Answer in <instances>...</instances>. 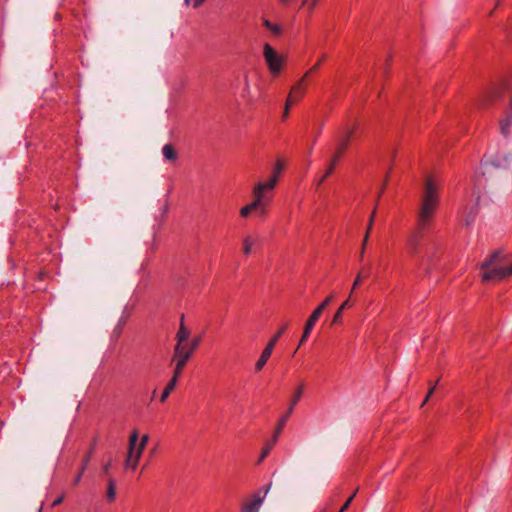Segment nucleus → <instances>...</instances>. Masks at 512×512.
<instances>
[{
	"label": "nucleus",
	"instance_id": "obj_1",
	"mask_svg": "<svg viewBox=\"0 0 512 512\" xmlns=\"http://www.w3.org/2000/svg\"><path fill=\"white\" fill-rule=\"evenodd\" d=\"M439 202V187L431 178H428L425 183L418 212L417 224L420 230H425L432 223Z\"/></svg>",
	"mask_w": 512,
	"mask_h": 512
},
{
	"label": "nucleus",
	"instance_id": "obj_2",
	"mask_svg": "<svg viewBox=\"0 0 512 512\" xmlns=\"http://www.w3.org/2000/svg\"><path fill=\"white\" fill-rule=\"evenodd\" d=\"M275 189L274 180H266L258 182L254 185L252 190L253 201L252 203L257 208V214L261 218H265L268 214V207L273 201Z\"/></svg>",
	"mask_w": 512,
	"mask_h": 512
},
{
	"label": "nucleus",
	"instance_id": "obj_3",
	"mask_svg": "<svg viewBox=\"0 0 512 512\" xmlns=\"http://www.w3.org/2000/svg\"><path fill=\"white\" fill-rule=\"evenodd\" d=\"M500 257V252L494 251L489 257L481 263V269L484 270L482 280L484 282H500L512 275V263L509 266H501L496 263Z\"/></svg>",
	"mask_w": 512,
	"mask_h": 512
},
{
	"label": "nucleus",
	"instance_id": "obj_4",
	"mask_svg": "<svg viewBox=\"0 0 512 512\" xmlns=\"http://www.w3.org/2000/svg\"><path fill=\"white\" fill-rule=\"evenodd\" d=\"M303 391H304V385L300 384L298 386L297 390L295 391L293 398L291 399V403H290V406H289L286 414L283 415L279 419L278 425L275 428L272 439L268 443H266L265 447L262 449L260 457H259V462L263 461L269 455L270 451L272 450V448L278 441V438H279L284 426L286 425L287 420L289 419V417L291 416V414L294 411V407L300 401V399L303 395Z\"/></svg>",
	"mask_w": 512,
	"mask_h": 512
},
{
	"label": "nucleus",
	"instance_id": "obj_5",
	"mask_svg": "<svg viewBox=\"0 0 512 512\" xmlns=\"http://www.w3.org/2000/svg\"><path fill=\"white\" fill-rule=\"evenodd\" d=\"M149 436L144 434L139 440V433L133 430L129 436L128 453L125 460V468L135 470L138 466L142 453L148 443Z\"/></svg>",
	"mask_w": 512,
	"mask_h": 512
},
{
	"label": "nucleus",
	"instance_id": "obj_6",
	"mask_svg": "<svg viewBox=\"0 0 512 512\" xmlns=\"http://www.w3.org/2000/svg\"><path fill=\"white\" fill-rule=\"evenodd\" d=\"M263 58L269 72L272 75H278L284 65L285 58L279 54L269 43L263 45Z\"/></svg>",
	"mask_w": 512,
	"mask_h": 512
},
{
	"label": "nucleus",
	"instance_id": "obj_7",
	"mask_svg": "<svg viewBox=\"0 0 512 512\" xmlns=\"http://www.w3.org/2000/svg\"><path fill=\"white\" fill-rule=\"evenodd\" d=\"M193 355V351L190 350L188 343L176 344L174 348V354L172 357V362L174 363V371L177 373H182L184 367L187 362Z\"/></svg>",
	"mask_w": 512,
	"mask_h": 512
},
{
	"label": "nucleus",
	"instance_id": "obj_8",
	"mask_svg": "<svg viewBox=\"0 0 512 512\" xmlns=\"http://www.w3.org/2000/svg\"><path fill=\"white\" fill-rule=\"evenodd\" d=\"M287 328V324H284L279 330L278 332L269 340V342L266 344L265 348L263 349L259 359L256 361L255 363V371L256 372H259L261 371L264 366L266 365L267 361L269 360V358L271 357L272 355V352L274 350V347L277 343V341L279 340V338L283 335V333L285 332Z\"/></svg>",
	"mask_w": 512,
	"mask_h": 512
},
{
	"label": "nucleus",
	"instance_id": "obj_9",
	"mask_svg": "<svg viewBox=\"0 0 512 512\" xmlns=\"http://www.w3.org/2000/svg\"><path fill=\"white\" fill-rule=\"evenodd\" d=\"M332 300V296H329L327 297L318 307H316L314 309V311L311 313V315L309 316L306 324H305V327H304V331H303V334H302V337L300 339V342H299V345H298V348L305 342V340L309 337L311 331L313 330L316 322L318 321V319L320 318L322 312L324 311V309L330 304Z\"/></svg>",
	"mask_w": 512,
	"mask_h": 512
},
{
	"label": "nucleus",
	"instance_id": "obj_10",
	"mask_svg": "<svg viewBox=\"0 0 512 512\" xmlns=\"http://www.w3.org/2000/svg\"><path fill=\"white\" fill-rule=\"evenodd\" d=\"M355 128H356L355 126L348 127L340 134V136L337 140L335 152L332 156V164L333 165H337L341 156L343 155V153L349 146V143L353 136Z\"/></svg>",
	"mask_w": 512,
	"mask_h": 512
},
{
	"label": "nucleus",
	"instance_id": "obj_11",
	"mask_svg": "<svg viewBox=\"0 0 512 512\" xmlns=\"http://www.w3.org/2000/svg\"><path fill=\"white\" fill-rule=\"evenodd\" d=\"M271 485L272 484L269 483L258 490L250 501L243 504L241 512H259V509L266 495L268 494Z\"/></svg>",
	"mask_w": 512,
	"mask_h": 512
},
{
	"label": "nucleus",
	"instance_id": "obj_12",
	"mask_svg": "<svg viewBox=\"0 0 512 512\" xmlns=\"http://www.w3.org/2000/svg\"><path fill=\"white\" fill-rule=\"evenodd\" d=\"M261 245V237L257 234H248L242 240L244 255H249L256 251Z\"/></svg>",
	"mask_w": 512,
	"mask_h": 512
},
{
	"label": "nucleus",
	"instance_id": "obj_13",
	"mask_svg": "<svg viewBox=\"0 0 512 512\" xmlns=\"http://www.w3.org/2000/svg\"><path fill=\"white\" fill-rule=\"evenodd\" d=\"M423 231L424 230H420L417 225V230H415L407 240L408 253L412 256L416 255L418 252V248L423 238Z\"/></svg>",
	"mask_w": 512,
	"mask_h": 512
},
{
	"label": "nucleus",
	"instance_id": "obj_14",
	"mask_svg": "<svg viewBox=\"0 0 512 512\" xmlns=\"http://www.w3.org/2000/svg\"><path fill=\"white\" fill-rule=\"evenodd\" d=\"M512 127V113L504 112L499 120L500 133L504 138H508Z\"/></svg>",
	"mask_w": 512,
	"mask_h": 512
},
{
	"label": "nucleus",
	"instance_id": "obj_15",
	"mask_svg": "<svg viewBox=\"0 0 512 512\" xmlns=\"http://www.w3.org/2000/svg\"><path fill=\"white\" fill-rule=\"evenodd\" d=\"M180 375H181V373L176 374V371H174L172 378L168 381V383L166 384V386L160 396V401L162 403L167 400V398L169 397L171 392L175 389Z\"/></svg>",
	"mask_w": 512,
	"mask_h": 512
},
{
	"label": "nucleus",
	"instance_id": "obj_16",
	"mask_svg": "<svg viewBox=\"0 0 512 512\" xmlns=\"http://www.w3.org/2000/svg\"><path fill=\"white\" fill-rule=\"evenodd\" d=\"M189 337H190V330L185 326L184 315H182L179 329L175 336V339L177 342L176 344L188 343L187 340L189 339Z\"/></svg>",
	"mask_w": 512,
	"mask_h": 512
},
{
	"label": "nucleus",
	"instance_id": "obj_17",
	"mask_svg": "<svg viewBox=\"0 0 512 512\" xmlns=\"http://www.w3.org/2000/svg\"><path fill=\"white\" fill-rule=\"evenodd\" d=\"M375 213H376V211L374 209L372 214H371V216H370V219H369V222H368V225H367V229H366V233L364 235V238H363V241H362V244H361L360 259H363L364 255H365L367 243H368V240H369L370 231H371L373 223H374Z\"/></svg>",
	"mask_w": 512,
	"mask_h": 512
},
{
	"label": "nucleus",
	"instance_id": "obj_18",
	"mask_svg": "<svg viewBox=\"0 0 512 512\" xmlns=\"http://www.w3.org/2000/svg\"><path fill=\"white\" fill-rule=\"evenodd\" d=\"M306 78H307V77L303 76V77L299 80V82H298L296 85H294V86L292 87V89H291L290 95H292V97H293L296 101L300 100V99L304 96V94H305L304 82H305V79H306Z\"/></svg>",
	"mask_w": 512,
	"mask_h": 512
},
{
	"label": "nucleus",
	"instance_id": "obj_19",
	"mask_svg": "<svg viewBox=\"0 0 512 512\" xmlns=\"http://www.w3.org/2000/svg\"><path fill=\"white\" fill-rule=\"evenodd\" d=\"M370 270H371L370 266L363 267L359 270V272L352 284L350 295H352L353 292L355 291V289L361 284L362 279L368 278L370 276Z\"/></svg>",
	"mask_w": 512,
	"mask_h": 512
},
{
	"label": "nucleus",
	"instance_id": "obj_20",
	"mask_svg": "<svg viewBox=\"0 0 512 512\" xmlns=\"http://www.w3.org/2000/svg\"><path fill=\"white\" fill-rule=\"evenodd\" d=\"M162 155L166 161L174 162L176 161L178 154L172 144H166L162 148Z\"/></svg>",
	"mask_w": 512,
	"mask_h": 512
},
{
	"label": "nucleus",
	"instance_id": "obj_21",
	"mask_svg": "<svg viewBox=\"0 0 512 512\" xmlns=\"http://www.w3.org/2000/svg\"><path fill=\"white\" fill-rule=\"evenodd\" d=\"M353 306V302L351 301V295L342 303V305L339 307V309L336 311L332 322L338 323L342 319V312H344V309L350 308Z\"/></svg>",
	"mask_w": 512,
	"mask_h": 512
},
{
	"label": "nucleus",
	"instance_id": "obj_22",
	"mask_svg": "<svg viewBox=\"0 0 512 512\" xmlns=\"http://www.w3.org/2000/svg\"><path fill=\"white\" fill-rule=\"evenodd\" d=\"M91 453H92V451H90L89 454L82 461V465H81V467L79 469V472L77 473V475L75 476V478L73 480V484L75 486L78 485L81 482L83 474H84V472L86 471V469H87V467L89 465Z\"/></svg>",
	"mask_w": 512,
	"mask_h": 512
},
{
	"label": "nucleus",
	"instance_id": "obj_23",
	"mask_svg": "<svg viewBox=\"0 0 512 512\" xmlns=\"http://www.w3.org/2000/svg\"><path fill=\"white\" fill-rule=\"evenodd\" d=\"M263 25L269 29L275 36H280L282 34V27L277 23H272L266 18L262 20Z\"/></svg>",
	"mask_w": 512,
	"mask_h": 512
},
{
	"label": "nucleus",
	"instance_id": "obj_24",
	"mask_svg": "<svg viewBox=\"0 0 512 512\" xmlns=\"http://www.w3.org/2000/svg\"><path fill=\"white\" fill-rule=\"evenodd\" d=\"M284 166H285V164L282 160H277V162L274 166V169H273V173H272L271 177L268 179V180H274L275 186L277 185L279 176H280L282 170L284 169Z\"/></svg>",
	"mask_w": 512,
	"mask_h": 512
},
{
	"label": "nucleus",
	"instance_id": "obj_25",
	"mask_svg": "<svg viewBox=\"0 0 512 512\" xmlns=\"http://www.w3.org/2000/svg\"><path fill=\"white\" fill-rule=\"evenodd\" d=\"M252 211L257 212V208L252 202H250L249 204L243 206L240 209L239 214L242 218H248L250 216V214L252 213Z\"/></svg>",
	"mask_w": 512,
	"mask_h": 512
},
{
	"label": "nucleus",
	"instance_id": "obj_26",
	"mask_svg": "<svg viewBox=\"0 0 512 512\" xmlns=\"http://www.w3.org/2000/svg\"><path fill=\"white\" fill-rule=\"evenodd\" d=\"M116 497L115 482L110 479L107 487V498L110 502L114 501Z\"/></svg>",
	"mask_w": 512,
	"mask_h": 512
},
{
	"label": "nucleus",
	"instance_id": "obj_27",
	"mask_svg": "<svg viewBox=\"0 0 512 512\" xmlns=\"http://www.w3.org/2000/svg\"><path fill=\"white\" fill-rule=\"evenodd\" d=\"M336 165L332 164V159L330 160V165L327 166V169L323 176L318 180V185H321L334 171Z\"/></svg>",
	"mask_w": 512,
	"mask_h": 512
},
{
	"label": "nucleus",
	"instance_id": "obj_28",
	"mask_svg": "<svg viewBox=\"0 0 512 512\" xmlns=\"http://www.w3.org/2000/svg\"><path fill=\"white\" fill-rule=\"evenodd\" d=\"M318 3L319 0H302V5L307 6L309 13L313 12Z\"/></svg>",
	"mask_w": 512,
	"mask_h": 512
},
{
	"label": "nucleus",
	"instance_id": "obj_29",
	"mask_svg": "<svg viewBox=\"0 0 512 512\" xmlns=\"http://www.w3.org/2000/svg\"><path fill=\"white\" fill-rule=\"evenodd\" d=\"M326 59V56L325 55H322L321 58L318 60L317 63H315V65L309 69L305 74L304 76L305 77H308L311 73H313L314 71H316L322 64V62Z\"/></svg>",
	"mask_w": 512,
	"mask_h": 512
},
{
	"label": "nucleus",
	"instance_id": "obj_30",
	"mask_svg": "<svg viewBox=\"0 0 512 512\" xmlns=\"http://www.w3.org/2000/svg\"><path fill=\"white\" fill-rule=\"evenodd\" d=\"M437 383L438 382H435L434 384L430 383V389H429L425 399L423 400L421 406H424L427 403V401L429 400V398L432 396V394L434 393V391L436 389Z\"/></svg>",
	"mask_w": 512,
	"mask_h": 512
},
{
	"label": "nucleus",
	"instance_id": "obj_31",
	"mask_svg": "<svg viewBox=\"0 0 512 512\" xmlns=\"http://www.w3.org/2000/svg\"><path fill=\"white\" fill-rule=\"evenodd\" d=\"M357 491H358V489L346 500L344 505L340 508L339 512H344L349 507V505L351 504L352 500L356 496Z\"/></svg>",
	"mask_w": 512,
	"mask_h": 512
},
{
	"label": "nucleus",
	"instance_id": "obj_32",
	"mask_svg": "<svg viewBox=\"0 0 512 512\" xmlns=\"http://www.w3.org/2000/svg\"><path fill=\"white\" fill-rule=\"evenodd\" d=\"M201 342V337L194 338L189 344L190 350L193 352L198 348L199 344Z\"/></svg>",
	"mask_w": 512,
	"mask_h": 512
},
{
	"label": "nucleus",
	"instance_id": "obj_33",
	"mask_svg": "<svg viewBox=\"0 0 512 512\" xmlns=\"http://www.w3.org/2000/svg\"><path fill=\"white\" fill-rule=\"evenodd\" d=\"M205 1L206 0H184L186 5H190V3L192 2V6L194 8L200 7Z\"/></svg>",
	"mask_w": 512,
	"mask_h": 512
},
{
	"label": "nucleus",
	"instance_id": "obj_34",
	"mask_svg": "<svg viewBox=\"0 0 512 512\" xmlns=\"http://www.w3.org/2000/svg\"><path fill=\"white\" fill-rule=\"evenodd\" d=\"M63 500H64V495H61V496L57 497V498L53 501V503H52V507H55V506L60 505V504L63 502Z\"/></svg>",
	"mask_w": 512,
	"mask_h": 512
},
{
	"label": "nucleus",
	"instance_id": "obj_35",
	"mask_svg": "<svg viewBox=\"0 0 512 512\" xmlns=\"http://www.w3.org/2000/svg\"><path fill=\"white\" fill-rule=\"evenodd\" d=\"M295 102H297V101L292 97V95H290V94H289V96H288V98H287V100H286V104H285V106H286V107H288V108H290V106H291L293 103H295Z\"/></svg>",
	"mask_w": 512,
	"mask_h": 512
},
{
	"label": "nucleus",
	"instance_id": "obj_36",
	"mask_svg": "<svg viewBox=\"0 0 512 512\" xmlns=\"http://www.w3.org/2000/svg\"><path fill=\"white\" fill-rule=\"evenodd\" d=\"M474 219V214H469L466 219H465V222L467 225H469Z\"/></svg>",
	"mask_w": 512,
	"mask_h": 512
},
{
	"label": "nucleus",
	"instance_id": "obj_37",
	"mask_svg": "<svg viewBox=\"0 0 512 512\" xmlns=\"http://www.w3.org/2000/svg\"><path fill=\"white\" fill-rule=\"evenodd\" d=\"M506 113H512V98L510 99L509 101V106L508 108L504 111Z\"/></svg>",
	"mask_w": 512,
	"mask_h": 512
},
{
	"label": "nucleus",
	"instance_id": "obj_38",
	"mask_svg": "<svg viewBox=\"0 0 512 512\" xmlns=\"http://www.w3.org/2000/svg\"><path fill=\"white\" fill-rule=\"evenodd\" d=\"M110 466H111V463H110V462L106 463V464L103 466V470H104V472H105V473H107V472L109 471Z\"/></svg>",
	"mask_w": 512,
	"mask_h": 512
},
{
	"label": "nucleus",
	"instance_id": "obj_39",
	"mask_svg": "<svg viewBox=\"0 0 512 512\" xmlns=\"http://www.w3.org/2000/svg\"><path fill=\"white\" fill-rule=\"evenodd\" d=\"M278 1H279V3H280L281 5L286 6V5L290 4V2H291L292 0H278Z\"/></svg>",
	"mask_w": 512,
	"mask_h": 512
},
{
	"label": "nucleus",
	"instance_id": "obj_40",
	"mask_svg": "<svg viewBox=\"0 0 512 512\" xmlns=\"http://www.w3.org/2000/svg\"><path fill=\"white\" fill-rule=\"evenodd\" d=\"M288 114H289V108L285 106V109H284V112H283V117L284 118L288 117Z\"/></svg>",
	"mask_w": 512,
	"mask_h": 512
},
{
	"label": "nucleus",
	"instance_id": "obj_41",
	"mask_svg": "<svg viewBox=\"0 0 512 512\" xmlns=\"http://www.w3.org/2000/svg\"><path fill=\"white\" fill-rule=\"evenodd\" d=\"M501 4V0H496V7Z\"/></svg>",
	"mask_w": 512,
	"mask_h": 512
},
{
	"label": "nucleus",
	"instance_id": "obj_42",
	"mask_svg": "<svg viewBox=\"0 0 512 512\" xmlns=\"http://www.w3.org/2000/svg\"><path fill=\"white\" fill-rule=\"evenodd\" d=\"M324 512V511H323Z\"/></svg>",
	"mask_w": 512,
	"mask_h": 512
}]
</instances>
